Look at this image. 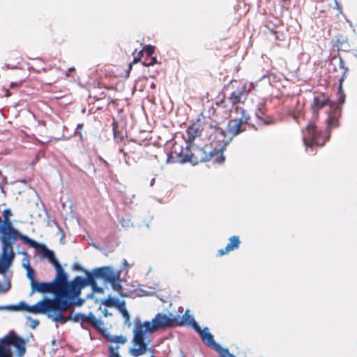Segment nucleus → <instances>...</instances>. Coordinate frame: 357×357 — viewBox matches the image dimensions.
Returning <instances> with one entry per match:
<instances>
[{
    "instance_id": "10",
    "label": "nucleus",
    "mask_w": 357,
    "mask_h": 357,
    "mask_svg": "<svg viewBox=\"0 0 357 357\" xmlns=\"http://www.w3.org/2000/svg\"><path fill=\"white\" fill-rule=\"evenodd\" d=\"M303 140L306 147L312 148L314 146H323L329 138V134L326 136L317 130L314 123H309L306 129L303 131Z\"/></svg>"
},
{
    "instance_id": "4",
    "label": "nucleus",
    "mask_w": 357,
    "mask_h": 357,
    "mask_svg": "<svg viewBox=\"0 0 357 357\" xmlns=\"http://www.w3.org/2000/svg\"><path fill=\"white\" fill-rule=\"evenodd\" d=\"M211 126H206L199 130L196 125L188 128L186 144L187 147L192 149V156L198 162L208 161L217 158L218 152L215 149V144L211 135H204L205 130Z\"/></svg>"
},
{
    "instance_id": "17",
    "label": "nucleus",
    "mask_w": 357,
    "mask_h": 357,
    "mask_svg": "<svg viewBox=\"0 0 357 357\" xmlns=\"http://www.w3.org/2000/svg\"><path fill=\"white\" fill-rule=\"evenodd\" d=\"M240 245V240L237 236L229 238V242L225 248L218 250V255L222 256L228 252L237 249Z\"/></svg>"
},
{
    "instance_id": "30",
    "label": "nucleus",
    "mask_w": 357,
    "mask_h": 357,
    "mask_svg": "<svg viewBox=\"0 0 357 357\" xmlns=\"http://www.w3.org/2000/svg\"><path fill=\"white\" fill-rule=\"evenodd\" d=\"M28 319L31 321L30 327L31 328H36L39 324V321L37 319H31L30 317H28Z\"/></svg>"
},
{
    "instance_id": "14",
    "label": "nucleus",
    "mask_w": 357,
    "mask_h": 357,
    "mask_svg": "<svg viewBox=\"0 0 357 357\" xmlns=\"http://www.w3.org/2000/svg\"><path fill=\"white\" fill-rule=\"evenodd\" d=\"M195 331L199 334L203 342L208 347L213 348L215 351L220 349L221 346L215 342L213 336L209 333L208 328L202 329L199 326V328L197 329V328Z\"/></svg>"
},
{
    "instance_id": "45",
    "label": "nucleus",
    "mask_w": 357,
    "mask_h": 357,
    "mask_svg": "<svg viewBox=\"0 0 357 357\" xmlns=\"http://www.w3.org/2000/svg\"><path fill=\"white\" fill-rule=\"evenodd\" d=\"M82 124H79L77 127H78L79 128H81V127H82Z\"/></svg>"
},
{
    "instance_id": "34",
    "label": "nucleus",
    "mask_w": 357,
    "mask_h": 357,
    "mask_svg": "<svg viewBox=\"0 0 357 357\" xmlns=\"http://www.w3.org/2000/svg\"><path fill=\"white\" fill-rule=\"evenodd\" d=\"M74 268H75V270H78V271H80V270H82V267H81L79 264H75L74 265Z\"/></svg>"
},
{
    "instance_id": "28",
    "label": "nucleus",
    "mask_w": 357,
    "mask_h": 357,
    "mask_svg": "<svg viewBox=\"0 0 357 357\" xmlns=\"http://www.w3.org/2000/svg\"><path fill=\"white\" fill-rule=\"evenodd\" d=\"M119 346L116 344L115 346H110V357H121L118 354Z\"/></svg>"
},
{
    "instance_id": "24",
    "label": "nucleus",
    "mask_w": 357,
    "mask_h": 357,
    "mask_svg": "<svg viewBox=\"0 0 357 357\" xmlns=\"http://www.w3.org/2000/svg\"><path fill=\"white\" fill-rule=\"evenodd\" d=\"M95 278L92 275L89 276L88 279H86V285L90 284L91 285L93 288V291L96 293H100L102 294L104 292V290L102 287H100L97 285L96 282L95 281Z\"/></svg>"
},
{
    "instance_id": "31",
    "label": "nucleus",
    "mask_w": 357,
    "mask_h": 357,
    "mask_svg": "<svg viewBox=\"0 0 357 357\" xmlns=\"http://www.w3.org/2000/svg\"><path fill=\"white\" fill-rule=\"evenodd\" d=\"M100 310H101L102 313L105 317H109L112 315V314L109 312L106 308H104L102 310L100 308Z\"/></svg>"
},
{
    "instance_id": "2",
    "label": "nucleus",
    "mask_w": 357,
    "mask_h": 357,
    "mask_svg": "<svg viewBox=\"0 0 357 357\" xmlns=\"http://www.w3.org/2000/svg\"><path fill=\"white\" fill-rule=\"evenodd\" d=\"M173 324L174 321L163 313H158L151 321L142 323L139 320L135 321L132 347L130 349V354L134 357H139L149 353L150 357H154L153 349L149 347V342H146V335L160 329L171 327Z\"/></svg>"
},
{
    "instance_id": "9",
    "label": "nucleus",
    "mask_w": 357,
    "mask_h": 357,
    "mask_svg": "<svg viewBox=\"0 0 357 357\" xmlns=\"http://www.w3.org/2000/svg\"><path fill=\"white\" fill-rule=\"evenodd\" d=\"M92 276L96 278H101L105 283L110 284L114 291L118 292L121 291L120 271L114 270L112 266H103L95 268L92 271Z\"/></svg>"
},
{
    "instance_id": "37",
    "label": "nucleus",
    "mask_w": 357,
    "mask_h": 357,
    "mask_svg": "<svg viewBox=\"0 0 357 357\" xmlns=\"http://www.w3.org/2000/svg\"><path fill=\"white\" fill-rule=\"evenodd\" d=\"M121 224H122V226H123V227H128V224H124L123 220H122V221H121Z\"/></svg>"
},
{
    "instance_id": "3",
    "label": "nucleus",
    "mask_w": 357,
    "mask_h": 357,
    "mask_svg": "<svg viewBox=\"0 0 357 357\" xmlns=\"http://www.w3.org/2000/svg\"><path fill=\"white\" fill-rule=\"evenodd\" d=\"M56 271V275L52 284L54 288L59 292L61 299L68 302L69 308L72 306H80L84 301L79 297L82 289L86 285V280L81 276L75 277L72 281H68V275L60 265L56 264L54 266Z\"/></svg>"
},
{
    "instance_id": "6",
    "label": "nucleus",
    "mask_w": 357,
    "mask_h": 357,
    "mask_svg": "<svg viewBox=\"0 0 357 357\" xmlns=\"http://www.w3.org/2000/svg\"><path fill=\"white\" fill-rule=\"evenodd\" d=\"M31 294L36 292L38 293H53L54 298L50 299L45 298L40 301H47L48 306L47 310L49 312L48 318L53 321L64 322L66 319L63 317V312L69 309V305L67 301H63L54 288V284L50 282H38L36 280L32 282L31 285Z\"/></svg>"
},
{
    "instance_id": "27",
    "label": "nucleus",
    "mask_w": 357,
    "mask_h": 357,
    "mask_svg": "<svg viewBox=\"0 0 357 357\" xmlns=\"http://www.w3.org/2000/svg\"><path fill=\"white\" fill-rule=\"evenodd\" d=\"M110 342L116 344H124L126 342V338L122 335L112 336L110 338Z\"/></svg>"
},
{
    "instance_id": "29",
    "label": "nucleus",
    "mask_w": 357,
    "mask_h": 357,
    "mask_svg": "<svg viewBox=\"0 0 357 357\" xmlns=\"http://www.w3.org/2000/svg\"><path fill=\"white\" fill-rule=\"evenodd\" d=\"M10 284L9 282H6L3 284H0V292L5 293L9 290Z\"/></svg>"
},
{
    "instance_id": "38",
    "label": "nucleus",
    "mask_w": 357,
    "mask_h": 357,
    "mask_svg": "<svg viewBox=\"0 0 357 357\" xmlns=\"http://www.w3.org/2000/svg\"><path fill=\"white\" fill-rule=\"evenodd\" d=\"M354 56L357 58V48L355 50Z\"/></svg>"
},
{
    "instance_id": "15",
    "label": "nucleus",
    "mask_w": 357,
    "mask_h": 357,
    "mask_svg": "<svg viewBox=\"0 0 357 357\" xmlns=\"http://www.w3.org/2000/svg\"><path fill=\"white\" fill-rule=\"evenodd\" d=\"M248 90L246 86L241 85L236 89L231 94L229 98L230 102L235 105L238 103L244 102L247 98ZM236 106H234V109Z\"/></svg>"
},
{
    "instance_id": "44",
    "label": "nucleus",
    "mask_w": 357,
    "mask_h": 357,
    "mask_svg": "<svg viewBox=\"0 0 357 357\" xmlns=\"http://www.w3.org/2000/svg\"><path fill=\"white\" fill-rule=\"evenodd\" d=\"M294 119L296 120V121H298L297 120V116L296 115L294 116Z\"/></svg>"
},
{
    "instance_id": "1",
    "label": "nucleus",
    "mask_w": 357,
    "mask_h": 357,
    "mask_svg": "<svg viewBox=\"0 0 357 357\" xmlns=\"http://www.w3.org/2000/svg\"><path fill=\"white\" fill-rule=\"evenodd\" d=\"M231 116L234 117L229 121L227 131L216 126H210L205 130L204 134L211 135L215 149L218 152L215 162L218 164H222L225 161V157L222 152L227 145L235 136L246 130L247 126L249 125L248 120L250 116L245 110L240 107H235L231 109Z\"/></svg>"
},
{
    "instance_id": "22",
    "label": "nucleus",
    "mask_w": 357,
    "mask_h": 357,
    "mask_svg": "<svg viewBox=\"0 0 357 357\" xmlns=\"http://www.w3.org/2000/svg\"><path fill=\"white\" fill-rule=\"evenodd\" d=\"M123 301H120L118 298L109 297L102 301V303L106 307H114L118 309L119 306L121 305V303H122Z\"/></svg>"
},
{
    "instance_id": "8",
    "label": "nucleus",
    "mask_w": 357,
    "mask_h": 357,
    "mask_svg": "<svg viewBox=\"0 0 357 357\" xmlns=\"http://www.w3.org/2000/svg\"><path fill=\"white\" fill-rule=\"evenodd\" d=\"M326 105H329L330 107L327 119L328 128H335L338 126V119L340 116V105L332 104L328 97L324 94L319 95L314 98L313 104L312 105L314 118L317 117L319 109Z\"/></svg>"
},
{
    "instance_id": "23",
    "label": "nucleus",
    "mask_w": 357,
    "mask_h": 357,
    "mask_svg": "<svg viewBox=\"0 0 357 357\" xmlns=\"http://www.w3.org/2000/svg\"><path fill=\"white\" fill-rule=\"evenodd\" d=\"M3 218H0V225L13 224L10 218L13 216V213L10 209L6 208L2 212Z\"/></svg>"
},
{
    "instance_id": "21",
    "label": "nucleus",
    "mask_w": 357,
    "mask_h": 357,
    "mask_svg": "<svg viewBox=\"0 0 357 357\" xmlns=\"http://www.w3.org/2000/svg\"><path fill=\"white\" fill-rule=\"evenodd\" d=\"M119 312L121 314L122 317L124 319V323L128 327L131 326V322L130 320V314L128 312L126 306V302L123 301L121 305L119 306L118 309Z\"/></svg>"
},
{
    "instance_id": "13",
    "label": "nucleus",
    "mask_w": 357,
    "mask_h": 357,
    "mask_svg": "<svg viewBox=\"0 0 357 357\" xmlns=\"http://www.w3.org/2000/svg\"><path fill=\"white\" fill-rule=\"evenodd\" d=\"M154 53V47L151 45L145 46L142 50L137 53V56H135L133 59V63H137L141 58H144L142 61L143 65L145 66H150L155 64L157 61L156 58L153 56Z\"/></svg>"
},
{
    "instance_id": "19",
    "label": "nucleus",
    "mask_w": 357,
    "mask_h": 357,
    "mask_svg": "<svg viewBox=\"0 0 357 357\" xmlns=\"http://www.w3.org/2000/svg\"><path fill=\"white\" fill-rule=\"evenodd\" d=\"M40 252L42 255L47 258L49 261L54 266L56 264H59V262L58 260L54 257V253L53 251L49 250L47 248L45 245H43L40 249Z\"/></svg>"
},
{
    "instance_id": "16",
    "label": "nucleus",
    "mask_w": 357,
    "mask_h": 357,
    "mask_svg": "<svg viewBox=\"0 0 357 357\" xmlns=\"http://www.w3.org/2000/svg\"><path fill=\"white\" fill-rule=\"evenodd\" d=\"M338 62H339V66L341 69V77L339 79V91H340V98H339V105H342L344 102V100H345V95L343 93V91H342V82L344 81V77L348 71V68L344 67V61H342V59L340 58L338 60Z\"/></svg>"
},
{
    "instance_id": "25",
    "label": "nucleus",
    "mask_w": 357,
    "mask_h": 357,
    "mask_svg": "<svg viewBox=\"0 0 357 357\" xmlns=\"http://www.w3.org/2000/svg\"><path fill=\"white\" fill-rule=\"evenodd\" d=\"M26 269L27 271V278L30 280L31 285L32 284L33 282H35V278H34V271L33 269L30 266L29 261H27V266H26Z\"/></svg>"
},
{
    "instance_id": "12",
    "label": "nucleus",
    "mask_w": 357,
    "mask_h": 357,
    "mask_svg": "<svg viewBox=\"0 0 357 357\" xmlns=\"http://www.w3.org/2000/svg\"><path fill=\"white\" fill-rule=\"evenodd\" d=\"M63 317L66 319L64 322L54 321L56 324H63L69 320H72L75 322L81 321V325L83 328H86L84 324L88 323L93 326L95 328L101 329L104 324L100 319H97L92 312H89L88 314L82 313H75L73 315L66 317L63 314Z\"/></svg>"
},
{
    "instance_id": "20",
    "label": "nucleus",
    "mask_w": 357,
    "mask_h": 357,
    "mask_svg": "<svg viewBox=\"0 0 357 357\" xmlns=\"http://www.w3.org/2000/svg\"><path fill=\"white\" fill-rule=\"evenodd\" d=\"M182 324H187L188 326H191L195 330L197 328H199V325L195 321L194 317L189 314V310H186L185 314L182 317Z\"/></svg>"
},
{
    "instance_id": "5",
    "label": "nucleus",
    "mask_w": 357,
    "mask_h": 357,
    "mask_svg": "<svg viewBox=\"0 0 357 357\" xmlns=\"http://www.w3.org/2000/svg\"><path fill=\"white\" fill-rule=\"evenodd\" d=\"M17 239L32 248L37 247V243L28 236L22 234L13 224L0 225V241L2 252L0 257V273H4L10 266L15 253L13 245Z\"/></svg>"
},
{
    "instance_id": "7",
    "label": "nucleus",
    "mask_w": 357,
    "mask_h": 357,
    "mask_svg": "<svg viewBox=\"0 0 357 357\" xmlns=\"http://www.w3.org/2000/svg\"><path fill=\"white\" fill-rule=\"evenodd\" d=\"M25 353V341L14 332L0 340V357H22Z\"/></svg>"
},
{
    "instance_id": "41",
    "label": "nucleus",
    "mask_w": 357,
    "mask_h": 357,
    "mask_svg": "<svg viewBox=\"0 0 357 357\" xmlns=\"http://www.w3.org/2000/svg\"><path fill=\"white\" fill-rule=\"evenodd\" d=\"M170 162V157H169V156H168L167 160V162L168 163V162Z\"/></svg>"
},
{
    "instance_id": "35",
    "label": "nucleus",
    "mask_w": 357,
    "mask_h": 357,
    "mask_svg": "<svg viewBox=\"0 0 357 357\" xmlns=\"http://www.w3.org/2000/svg\"><path fill=\"white\" fill-rule=\"evenodd\" d=\"M6 97H9L10 96V93L8 89H5V95Z\"/></svg>"
},
{
    "instance_id": "11",
    "label": "nucleus",
    "mask_w": 357,
    "mask_h": 357,
    "mask_svg": "<svg viewBox=\"0 0 357 357\" xmlns=\"http://www.w3.org/2000/svg\"><path fill=\"white\" fill-rule=\"evenodd\" d=\"M47 301H38L35 305H29L24 301L20 302L17 305L0 306V310H12L15 311H25L32 314H43L48 317L49 312Z\"/></svg>"
},
{
    "instance_id": "26",
    "label": "nucleus",
    "mask_w": 357,
    "mask_h": 357,
    "mask_svg": "<svg viewBox=\"0 0 357 357\" xmlns=\"http://www.w3.org/2000/svg\"><path fill=\"white\" fill-rule=\"evenodd\" d=\"M216 351L219 354L220 357H236L234 355L229 353L228 349H225L222 347H220V349H218Z\"/></svg>"
},
{
    "instance_id": "32",
    "label": "nucleus",
    "mask_w": 357,
    "mask_h": 357,
    "mask_svg": "<svg viewBox=\"0 0 357 357\" xmlns=\"http://www.w3.org/2000/svg\"><path fill=\"white\" fill-rule=\"evenodd\" d=\"M335 7H336V8L341 13H342V8H341V6H340V3L336 0L335 1Z\"/></svg>"
},
{
    "instance_id": "33",
    "label": "nucleus",
    "mask_w": 357,
    "mask_h": 357,
    "mask_svg": "<svg viewBox=\"0 0 357 357\" xmlns=\"http://www.w3.org/2000/svg\"><path fill=\"white\" fill-rule=\"evenodd\" d=\"M75 70V69L73 67L68 68V72L66 73V76H69V73L73 72Z\"/></svg>"
},
{
    "instance_id": "42",
    "label": "nucleus",
    "mask_w": 357,
    "mask_h": 357,
    "mask_svg": "<svg viewBox=\"0 0 357 357\" xmlns=\"http://www.w3.org/2000/svg\"><path fill=\"white\" fill-rule=\"evenodd\" d=\"M23 266L26 268V266H27V262L26 264L23 263Z\"/></svg>"
},
{
    "instance_id": "43",
    "label": "nucleus",
    "mask_w": 357,
    "mask_h": 357,
    "mask_svg": "<svg viewBox=\"0 0 357 357\" xmlns=\"http://www.w3.org/2000/svg\"><path fill=\"white\" fill-rule=\"evenodd\" d=\"M121 152H122L123 153L124 156H126V153L125 152H123V151L122 149L121 150Z\"/></svg>"
},
{
    "instance_id": "36",
    "label": "nucleus",
    "mask_w": 357,
    "mask_h": 357,
    "mask_svg": "<svg viewBox=\"0 0 357 357\" xmlns=\"http://www.w3.org/2000/svg\"><path fill=\"white\" fill-rule=\"evenodd\" d=\"M123 264L126 267V268L129 267V264H128V261L126 259L123 260Z\"/></svg>"
},
{
    "instance_id": "18",
    "label": "nucleus",
    "mask_w": 357,
    "mask_h": 357,
    "mask_svg": "<svg viewBox=\"0 0 357 357\" xmlns=\"http://www.w3.org/2000/svg\"><path fill=\"white\" fill-rule=\"evenodd\" d=\"M264 105L260 103L258 105L255 112V116L259 121V124L268 125L271 123V121L269 119L264 118Z\"/></svg>"
},
{
    "instance_id": "39",
    "label": "nucleus",
    "mask_w": 357,
    "mask_h": 357,
    "mask_svg": "<svg viewBox=\"0 0 357 357\" xmlns=\"http://www.w3.org/2000/svg\"><path fill=\"white\" fill-rule=\"evenodd\" d=\"M154 181H155V179H154V178H153V179H152V181H151V185H153Z\"/></svg>"
},
{
    "instance_id": "40",
    "label": "nucleus",
    "mask_w": 357,
    "mask_h": 357,
    "mask_svg": "<svg viewBox=\"0 0 357 357\" xmlns=\"http://www.w3.org/2000/svg\"><path fill=\"white\" fill-rule=\"evenodd\" d=\"M174 149L175 150V152L176 153V144H175V145L174 146Z\"/></svg>"
}]
</instances>
